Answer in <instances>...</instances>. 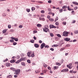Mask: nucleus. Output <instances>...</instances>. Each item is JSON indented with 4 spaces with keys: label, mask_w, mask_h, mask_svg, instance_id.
Masks as SVG:
<instances>
[{
    "label": "nucleus",
    "mask_w": 78,
    "mask_h": 78,
    "mask_svg": "<svg viewBox=\"0 0 78 78\" xmlns=\"http://www.w3.org/2000/svg\"><path fill=\"white\" fill-rule=\"evenodd\" d=\"M30 55L31 54H30V53L27 52V55L29 57V58H30V57H31Z\"/></svg>",
    "instance_id": "obj_22"
},
{
    "label": "nucleus",
    "mask_w": 78,
    "mask_h": 78,
    "mask_svg": "<svg viewBox=\"0 0 78 78\" xmlns=\"http://www.w3.org/2000/svg\"><path fill=\"white\" fill-rule=\"evenodd\" d=\"M60 12H62V11H63V9H61L59 10Z\"/></svg>",
    "instance_id": "obj_44"
},
{
    "label": "nucleus",
    "mask_w": 78,
    "mask_h": 78,
    "mask_svg": "<svg viewBox=\"0 0 78 78\" xmlns=\"http://www.w3.org/2000/svg\"><path fill=\"white\" fill-rule=\"evenodd\" d=\"M31 9L32 11H34V10H35V8L34 7H32L31 8Z\"/></svg>",
    "instance_id": "obj_40"
},
{
    "label": "nucleus",
    "mask_w": 78,
    "mask_h": 78,
    "mask_svg": "<svg viewBox=\"0 0 78 78\" xmlns=\"http://www.w3.org/2000/svg\"><path fill=\"white\" fill-rule=\"evenodd\" d=\"M74 33L75 34H78V30H75L74 31Z\"/></svg>",
    "instance_id": "obj_36"
},
{
    "label": "nucleus",
    "mask_w": 78,
    "mask_h": 78,
    "mask_svg": "<svg viewBox=\"0 0 78 78\" xmlns=\"http://www.w3.org/2000/svg\"><path fill=\"white\" fill-rule=\"evenodd\" d=\"M28 53H29L30 55H31V54H32V51H30L29 52H28Z\"/></svg>",
    "instance_id": "obj_57"
},
{
    "label": "nucleus",
    "mask_w": 78,
    "mask_h": 78,
    "mask_svg": "<svg viewBox=\"0 0 78 78\" xmlns=\"http://www.w3.org/2000/svg\"><path fill=\"white\" fill-rule=\"evenodd\" d=\"M10 64L9 63H6V66H7V67H9V66H10Z\"/></svg>",
    "instance_id": "obj_20"
},
{
    "label": "nucleus",
    "mask_w": 78,
    "mask_h": 78,
    "mask_svg": "<svg viewBox=\"0 0 78 78\" xmlns=\"http://www.w3.org/2000/svg\"><path fill=\"white\" fill-rule=\"evenodd\" d=\"M48 3H51V0H49L48 1Z\"/></svg>",
    "instance_id": "obj_53"
},
{
    "label": "nucleus",
    "mask_w": 78,
    "mask_h": 78,
    "mask_svg": "<svg viewBox=\"0 0 78 78\" xmlns=\"http://www.w3.org/2000/svg\"><path fill=\"white\" fill-rule=\"evenodd\" d=\"M26 59H27V58H26V57L22 58L20 59V61L21 62L22 61H26Z\"/></svg>",
    "instance_id": "obj_6"
},
{
    "label": "nucleus",
    "mask_w": 78,
    "mask_h": 78,
    "mask_svg": "<svg viewBox=\"0 0 78 78\" xmlns=\"http://www.w3.org/2000/svg\"><path fill=\"white\" fill-rule=\"evenodd\" d=\"M41 13H45V11H44V10H41Z\"/></svg>",
    "instance_id": "obj_49"
},
{
    "label": "nucleus",
    "mask_w": 78,
    "mask_h": 78,
    "mask_svg": "<svg viewBox=\"0 0 78 78\" xmlns=\"http://www.w3.org/2000/svg\"><path fill=\"white\" fill-rule=\"evenodd\" d=\"M63 23L64 25H66V22H64Z\"/></svg>",
    "instance_id": "obj_58"
},
{
    "label": "nucleus",
    "mask_w": 78,
    "mask_h": 78,
    "mask_svg": "<svg viewBox=\"0 0 78 78\" xmlns=\"http://www.w3.org/2000/svg\"><path fill=\"white\" fill-rule=\"evenodd\" d=\"M34 52H33L32 55H31V57H32V58H33L34 57Z\"/></svg>",
    "instance_id": "obj_19"
},
{
    "label": "nucleus",
    "mask_w": 78,
    "mask_h": 78,
    "mask_svg": "<svg viewBox=\"0 0 78 78\" xmlns=\"http://www.w3.org/2000/svg\"><path fill=\"white\" fill-rule=\"evenodd\" d=\"M34 34V33H37V31L36 30H34L33 31Z\"/></svg>",
    "instance_id": "obj_43"
},
{
    "label": "nucleus",
    "mask_w": 78,
    "mask_h": 78,
    "mask_svg": "<svg viewBox=\"0 0 78 78\" xmlns=\"http://www.w3.org/2000/svg\"><path fill=\"white\" fill-rule=\"evenodd\" d=\"M48 11H51V9L50 8H48Z\"/></svg>",
    "instance_id": "obj_64"
},
{
    "label": "nucleus",
    "mask_w": 78,
    "mask_h": 78,
    "mask_svg": "<svg viewBox=\"0 0 78 78\" xmlns=\"http://www.w3.org/2000/svg\"><path fill=\"white\" fill-rule=\"evenodd\" d=\"M56 65H57V66H61V64L59 62H57L56 63Z\"/></svg>",
    "instance_id": "obj_23"
},
{
    "label": "nucleus",
    "mask_w": 78,
    "mask_h": 78,
    "mask_svg": "<svg viewBox=\"0 0 78 78\" xmlns=\"http://www.w3.org/2000/svg\"><path fill=\"white\" fill-rule=\"evenodd\" d=\"M41 24H38L37 25V27H41Z\"/></svg>",
    "instance_id": "obj_31"
},
{
    "label": "nucleus",
    "mask_w": 78,
    "mask_h": 78,
    "mask_svg": "<svg viewBox=\"0 0 78 78\" xmlns=\"http://www.w3.org/2000/svg\"><path fill=\"white\" fill-rule=\"evenodd\" d=\"M70 38L68 37H66L65 39V41H66L67 42L70 41Z\"/></svg>",
    "instance_id": "obj_9"
},
{
    "label": "nucleus",
    "mask_w": 78,
    "mask_h": 78,
    "mask_svg": "<svg viewBox=\"0 0 78 78\" xmlns=\"http://www.w3.org/2000/svg\"><path fill=\"white\" fill-rule=\"evenodd\" d=\"M10 62H11V63H14V62H15V60L13 59L10 61Z\"/></svg>",
    "instance_id": "obj_17"
},
{
    "label": "nucleus",
    "mask_w": 78,
    "mask_h": 78,
    "mask_svg": "<svg viewBox=\"0 0 78 78\" xmlns=\"http://www.w3.org/2000/svg\"><path fill=\"white\" fill-rule=\"evenodd\" d=\"M12 77V76H11V75H9L8 76H7V78H11Z\"/></svg>",
    "instance_id": "obj_32"
},
{
    "label": "nucleus",
    "mask_w": 78,
    "mask_h": 78,
    "mask_svg": "<svg viewBox=\"0 0 78 78\" xmlns=\"http://www.w3.org/2000/svg\"><path fill=\"white\" fill-rule=\"evenodd\" d=\"M67 8H68V9L69 11H72V10H73V9H70V7H69V6H68L67 7Z\"/></svg>",
    "instance_id": "obj_24"
},
{
    "label": "nucleus",
    "mask_w": 78,
    "mask_h": 78,
    "mask_svg": "<svg viewBox=\"0 0 78 78\" xmlns=\"http://www.w3.org/2000/svg\"><path fill=\"white\" fill-rule=\"evenodd\" d=\"M69 72L71 73H73V72H74V71L73 70H71L69 71Z\"/></svg>",
    "instance_id": "obj_45"
},
{
    "label": "nucleus",
    "mask_w": 78,
    "mask_h": 78,
    "mask_svg": "<svg viewBox=\"0 0 78 78\" xmlns=\"http://www.w3.org/2000/svg\"><path fill=\"white\" fill-rule=\"evenodd\" d=\"M2 16L3 17H5L6 16V14L5 13H3L2 14Z\"/></svg>",
    "instance_id": "obj_34"
},
{
    "label": "nucleus",
    "mask_w": 78,
    "mask_h": 78,
    "mask_svg": "<svg viewBox=\"0 0 78 78\" xmlns=\"http://www.w3.org/2000/svg\"><path fill=\"white\" fill-rule=\"evenodd\" d=\"M14 78H17V75H15L14 76Z\"/></svg>",
    "instance_id": "obj_63"
},
{
    "label": "nucleus",
    "mask_w": 78,
    "mask_h": 78,
    "mask_svg": "<svg viewBox=\"0 0 78 78\" xmlns=\"http://www.w3.org/2000/svg\"><path fill=\"white\" fill-rule=\"evenodd\" d=\"M67 66L70 69H72V63H70L69 65H67Z\"/></svg>",
    "instance_id": "obj_4"
},
{
    "label": "nucleus",
    "mask_w": 78,
    "mask_h": 78,
    "mask_svg": "<svg viewBox=\"0 0 78 78\" xmlns=\"http://www.w3.org/2000/svg\"><path fill=\"white\" fill-rule=\"evenodd\" d=\"M15 72H16L18 74H19L20 73V69H17L15 71Z\"/></svg>",
    "instance_id": "obj_8"
},
{
    "label": "nucleus",
    "mask_w": 78,
    "mask_h": 78,
    "mask_svg": "<svg viewBox=\"0 0 78 78\" xmlns=\"http://www.w3.org/2000/svg\"><path fill=\"white\" fill-rule=\"evenodd\" d=\"M45 44L44 43H42L41 44L40 48L41 49H42L44 48L45 47Z\"/></svg>",
    "instance_id": "obj_2"
},
{
    "label": "nucleus",
    "mask_w": 78,
    "mask_h": 78,
    "mask_svg": "<svg viewBox=\"0 0 78 78\" xmlns=\"http://www.w3.org/2000/svg\"><path fill=\"white\" fill-rule=\"evenodd\" d=\"M69 70L68 69H64L61 71V72H68Z\"/></svg>",
    "instance_id": "obj_7"
},
{
    "label": "nucleus",
    "mask_w": 78,
    "mask_h": 78,
    "mask_svg": "<svg viewBox=\"0 0 78 78\" xmlns=\"http://www.w3.org/2000/svg\"><path fill=\"white\" fill-rule=\"evenodd\" d=\"M49 27L51 29V28H56V27L54 26L53 25L50 24L49 25Z\"/></svg>",
    "instance_id": "obj_3"
},
{
    "label": "nucleus",
    "mask_w": 78,
    "mask_h": 78,
    "mask_svg": "<svg viewBox=\"0 0 78 78\" xmlns=\"http://www.w3.org/2000/svg\"><path fill=\"white\" fill-rule=\"evenodd\" d=\"M29 71H31V69H29L28 70H26V72H29Z\"/></svg>",
    "instance_id": "obj_56"
},
{
    "label": "nucleus",
    "mask_w": 78,
    "mask_h": 78,
    "mask_svg": "<svg viewBox=\"0 0 78 78\" xmlns=\"http://www.w3.org/2000/svg\"><path fill=\"white\" fill-rule=\"evenodd\" d=\"M57 36L59 37H61V36L60 34H57Z\"/></svg>",
    "instance_id": "obj_39"
},
{
    "label": "nucleus",
    "mask_w": 78,
    "mask_h": 78,
    "mask_svg": "<svg viewBox=\"0 0 78 78\" xmlns=\"http://www.w3.org/2000/svg\"><path fill=\"white\" fill-rule=\"evenodd\" d=\"M17 44V43L16 42H13V45H16Z\"/></svg>",
    "instance_id": "obj_51"
},
{
    "label": "nucleus",
    "mask_w": 78,
    "mask_h": 78,
    "mask_svg": "<svg viewBox=\"0 0 78 78\" xmlns=\"http://www.w3.org/2000/svg\"><path fill=\"white\" fill-rule=\"evenodd\" d=\"M21 64L22 66H26V64H25V63L24 62H21Z\"/></svg>",
    "instance_id": "obj_14"
},
{
    "label": "nucleus",
    "mask_w": 78,
    "mask_h": 78,
    "mask_svg": "<svg viewBox=\"0 0 78 78\" xmlns=\"http://www.w3.org/2000/svg\"><path fill=\"white\" fill-rule=\"evenodd\" d=\"M43 31H44V32H45V33H47V31H48L46 28H43Z\"/></svg>",
    "instance_id": "obj_13"
},
{
    "label": "nucleus",
    "mask_w": 78,
    "mask_h": 78,
    "mask_svg": "<svg viewBox=\"0 0 78 78\" xmlns=\"http://www.w3.org/2000/svg\"><path fill=\"white\" fill-rule=\"evenodd\" d=\"M10 70H12L13 71H14V72L16 70L15 69V68L13 67H11L10 68Z\"/></svg>",
    "instance_id": "obj_12"
},
{
    "label": "nucleus",
    "mask_w": 78,
    "mask_h": 78,
    "mask_svg": "<svg viewBox=\"0 0 78 78\" xmlns=\"http://www.w3.org/2000/svg\"><path fill=\"white\" fill-rule=\"evenodd\" d=\"M36 2L37 3H41V4L43 3V2H42L41 1H36Z\"/></svg>",
    "instance_id": "obj_35"
},
{
    "label": "nucleus",
    "mask_w": 78,
    "mask_h": 78,
    "mask_svg": "<svg viewBox=\"0 0 78 78\" xmlns=\"http://www.w3.org/2000/svg\"><path fill=\"white\" fill-rule=\"evenodd\" d=\"M50 50L51 51H53L54 50V49L53 48H50Z\"/></svg>",
    "instance_id": "obj_55"
},
{
    "label": "nucleus",
    "mask_w": 78,
    "mask_h": 78,
    "mask_svg": "<svg viewBox=\"0 0 78 78\" xmlns=\"http://www.w3.org/2000/svg\"><path fill=\"white\" fill-rule=\"evenodd\" d=\"M8 29H4L2 31L3 33H5L7 31Z\"/></svg>",
    "instance_id": "obj_16"
},
{
    "label": "nucleus",
    "mask_w": 78,
    "mask_h": 78,
    "mask_svg": "<svg viewBox=\"0 0 78 78\" xmlns=\"http://www.w3.org/2000/svg\"><path fill=\"white\" fill-rule=\"evenodd\" d=\"M53 46H54V47H57L58 46V45L57 44H54Z\"/></svg>",
    "instance_id": "obj_46"
},
{
    "label": "nucleus",
    "mask_w": 78,
    "mask_h": 78,
    "mask_svg": "<svg viewBox=\"0 0 78 78\" xmlns=\"http://www.w3.org/2000/svg\"><path fill=\"white\" fill-rule=\"evenodd\" d=\"M44 16H45L44 14L41 15V17H44Z\"/></svg>",
    "instance_id": "obj_62"
},
{
    "label": "nucleus",
    "mask_w": 78,
    "mask_h": 78,
    "mask_svg": "<svg viewBox=\"0 0 78 78\" xmlns=\"http://www.w3.org/2000/svg\"><path fill=\"white\" fill-rule=\"evenodd\" d=\"M14 29H11L10 30V32H11L12 33L14 32Z\"/></svg>",
    "instance_id": "obj_38"
},
{
    "label": "nucleus",
    "mask_w": 78,
    "mask_h": 78,
    "mask_svg": "<svg viewBox=\"0 0 78 78\" xmlns=\"http://www.w3.org/2000/svg\"><path fill=\"white\" fill-rule=\"evenodd\" d=\"M44 48H49V46L47 44H45V45H44Z\"/></svg>",
    "instance_id": "obj_27"
},
{
    "label": "nucleus",
    "mask_w": 78,
    "mask_h": 78,
    "mask_svg": "<svg viewBox=\"0 0 78 78\" xmlns=\"http://www.w3.org/2000/svg\"><path fill=\"white\" fill-rule=\"evenodd\" d=\"M48 70H51V68L50 66H48Z\"/></svg>",
    "instance_id": "obj_54"
},
{
    "label": "nucleus",
    "mask_w": 78,
    "mask_h": 78,
    "mask_svg": "<svg viewBox=\"0 0 78 78\" xmlns=\"http://www.w3.org/2000/svg\"><path fill=\"white\" fill-rule=\"evenodd\" d=\"M48 26H47V25L45 26V27L44 28H46V29H47L48 31V32H50V30H49V29H48Z\"/></svg>",
    "instance_id": "obj_10"
},
{
    "label": "nucleus",
    "mask_w": 78,
    "mask_h": 78,
    "mask_svg": "<svg viewBox=\"0 0 78 78\" xmlns=\"http://www.w3.org/2000/svg\"><path fill=\"white\" fill-rule=\"evenodd\" d=\"M43 72L44 73H45L47 72V70L44 69L43 70Z\"/></svg>",
    "instance_id": "obj_47"
},
{
    "label": "nucleus",
    "mask_w": 78,
    "mask_h": 78,
    "mask_svg": "<svg viewBox=\"0 0 78 78\" xmlns=\"http://www.w3.org/2000/svg\"><path fill=\"white\" fill-rule=\"evenodd\" d=\"M11 38L12 39H13V40H14L15 41H16V42H17V41H18V38H16L13 37H12Z\"/></svg>",
    "instance_id": "obj_5"
},
{
    "label": "nucleus",
    "mask_w": 78,
    "mask_h": 78,
    "mask_svg": "<svg viewBox=\"0 0 78 78\" xmlns=\"http://www.w3.org/2000/svg\"><path fill=\"white\" fill-rule=\"evenodd\" d=\"M68 34H69V32L67 31H65L63 32V36H68Z\"/></svg>",
    "instance_id": "obj_1"
},
{
    "label": "nucleus",
    "mask_w": 78,
    "mask_h": 78,
    "mask_svg": "<svg viewBox=\"0 0 78 78\" xmlns=\"http://www.w3.org/2000/svg\"><path fill=\"white\" fill-rule=\"evenodd\" d=\"M59 22H56L55 23V24L56 26L59 25Z\"/></svg>",
    "instance_id": "obj_29"
},
{
    "label": "nucleus",
    "mask_w": 78,
    "mask_h": 78,
    "mask_svg": "<svg viewBox=\"0 0 78 78\" xmlns=\"http://www.w3.org/2000/svg\"><path fill=\"white\" fill-rule=\"evenodd\" d=\"M30 42L31 43H34V41L33 40H31Z\"/></svg>",
    "instance_id": "obj_37"
},
{
    "label": "nucleus",
    "mask_w": 78,
    "mask_h": 78,
    "mask_svg": "<svg viewBox=\"0 0 78 78\" xmlns=\"http://www.w3.org/2000/svg\"><path fill=\"white\" fill-rule=\"evenodd\" d=\"M58 68H59V66H55L54 67V70H57V69H58Z\"/></svg>",
    "instance_id": "obj_11"
},
{
    "label": "nucleus",
    "mask_w": 78,
    "mask_h": 78,
    "mask_svg": "<svg viewBox=\"0 0 78 78\" xmlns=\"http://www.w3.org/2000/svg\"><path fill=\"white\" fill-rule=\"evenodd\" d=\"M39 46L38 44H34V46L35 47H36V48H38V47H39Z\"/></svg>",
    "instance_id": "obj_18"
},
{
    "label": "nucleus",
    "mask_w": 78,
    "mask_h": 78,
    "mask_svg": "<svg viewBox=\"0 0 78 78\" xmlns=\"http://www.w3.org/2000/svg\"><path fill=\"white\" fill-rule=\"evenodd\" d=\"M66 47H70V45L69 44H67L66 45Z\"/></svg>",
    "instance_id": "obj_59"
},
{
    "label": "nucleus",
    "mask_w": 78,
    "mask_h": 78,
    "mask_svg": "<svg viewBox=\"0 0 78 78\" xmlns=\"http://www.w3.org/2000/svg\"><path fill=\"white\" fill-rule=\"evenodd\" d=\"M20 62H21V61H20V59L19 60H18L16 62V64H19Z\"/></svg>",
    "instance_id": "obj_33"
},
{
    "label": "nucleus",
    "mask_w": 78,
    "mask_h": 78,
    "mask_svg": "<svg viewBox=\"0 0 78 78\" xmlns=\"http://www.w3.org/2000/svg\"><path fill=\"white\" fill-rule=\"evenodd\" d=\"M43 65L44 67H47V65H46L45 63H44Z\"/></svg>",
    "instance_id": "obj_28"
},
{
    "label": "nucleus",
    "mask_w": 78,
    "mask_h": 78,
    "mask_svg": "<svg viewBox=\"0 0 78 78\" xmlns=\"http://www.w3.org/2000/svg\"><path fill=\"white\" fill-rule=\"evenodd\" d=\"M27 62L29 64H30V63H31V61H30V60L28 59Z\"/></svg>",
    "instance_id": "obj_30"
},
{
    "label": "nucleus",
    "mask_w": 78,
    "mask_h": 78,
    "mask_svg": "<svg viewBox=\"0 0 78 78\" xmlns=\"http://www.w3.org/2000/svg\"><path fill=\"white\" fill-rule=\"evenodd\" d=\"M39 43H42V41L41 40H40L39 41Z\"/></svg>",
    "instance_id": "obj_61"
},
{
    "label": "nucleus",
    "mask_w": 78,
    "mask_h": 78,
    "mask_svg": "<svg viewBox=\"0 0 78 78\" xmlns=\"http://www.w3.org/2000/svg\"><path fill=\"white\" fill-rule=\"evenodd\" d=\"M74 9H75V10H76L78 9V7H76L75 8H74Z\"/></svg>",
    "instance_id": "obj_60"
},
{
    "label": "nucleus",
    "mask_w": 78,
    "mask_h": 78,
    "mask_svg": "<svg viewBox=\"0 0 78 78\" xmlns=\"http://www.w3.org/2000/svg\"><path fill=\"white\" fill-rule=\"evenodd\" d=\"M26 11L28 12H30V9H26Z\"/></svg>",
    "instance_id": "obj_26"
},
{
    "label": "nucleus",
    "mask_w": 78,
    "mask_h": 78,
    "mask_svg": "<svg viewBox=\"0 0 78 78\" xmlns=\"http://www.w3.org/2000/svg\"><path fill=\"white\" fill-rule=\"evenodd\" d=\"M8 28H11V25H8Z\"/></svg>",
    "instance_id": "obj_42"
},
{
    "label": "nucleus",
    "mask_w": 78,
    "mask_h": 78,
    "mask_svg": "<svg viewBox=\"0 0 78 78\" xmlns=\"http://www.w3.org/2000/svg\"><path fill=\"white\" fill-rule=\"evenodd\" d=\"M22 27H23V26L22 25H20L19 26V28H22Z\"/></svg>",
    "instance_id": "obj_48"
},
{
    "label": "nucleus",
    "mask_w": 78,
    "mask_h": 78,
    "mask_svg": "<svg viewBox=\"0 0 78 78\" xmlns=\"http://www.w3.org/2000/svg\"><path fill=\"white\" fill-rule=\"evenodd\" d=\"M50 34V36H51V37H53V33H50V32L49 33Z\"/></svg>",
    "instance_id": "obj_25"
},
{
    "label": "nucleus",
    "mask_w": 78,
    "mask_h": 78,
    "mask_svg": "<svg viewBox=\"0 0 78 78\" xmlns=\"http://www.w3.org/2000/svg\"><path fill=\"white\" fill-rule=\"evenodd\" d=\"M10 42H14V41L13 40H10Z\"/></svg>",
    "instance_id": "obj_50"
},
{
    "label": "nucleus",
    "mask_w": 78,
    "mask_h": 78,
    "mask_svg": "<svg viewBox=\"0 0 78 78\" xmlns=\"http://www.w3.org/2000/svg\"><path fill=\"white\" fill-rule=\"evenodd\" d=\"M73 4H74V5H78V2H73Z\"/></svg>",
    "instance_id": "obj_15"
},
{
    "label": "nucleus",
    "mask_w": 78,
    "mask_h": 78,
    "mask_svg": "<svg viewBox=\"0 0 78 78\" xmlns=\"http://www.w3.org/2000/svg\"><path fill=\"white\" fill-rule=\"evenodd\" d=\"M35 72L36 73H39V71L38 70H36L35 71Z\"/></svg>",
    "instance_id": "obj_52"
},
{
    "label": "nucleus",
    "mask_w": 78,
    "mask_h": 78,
    "mask_svg": "<svg viewBox=\"0 0 78 78\" xmlns=\"http://www.w3.org/2000/svg\"><path fill=\"white\" fill-rule=\"evenodd\" d=\"M66 8H67V5H64L62 7V9H66Z\"/></svg>",
    "instance_id": "obj_21"
},
{
    "label": "nucleus",
    "mask_w": 78,
    "mask_h": 78,
    "mask_svg": "<svg viewBox=\"0 0 78 78\" xmlns=\"http://www.w3.org/2000/svg\"><path fill=\"white\" fill-rule=\"evenodd\" d=\"M65 49V48H63L60 49V51H63Z\"/></svg>",
    "instance_id": "obj_41"
}]
</instances>
